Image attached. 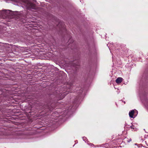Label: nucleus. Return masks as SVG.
Listing matches in <instances>:
<instances>
[{
	"label": "nucleus",
	"instance_id": "obj_1",
	"mask_svg": "<svg viewBox=\"0 0 148 148\" xmlns=\"http://www.w3.org/2000/svg\"><path fill=\"white\" fill-rule=\"evenodd\" d=\"M20 3L24 5L28 10L35 9L36 6L33 3H31L27 0H22Z\"/></svg>",
	"mask_w": 148,
	"mask_h": 148
},
{
	"label": "nucleus",
	"instance_id": "obj_2",
	"mask_svg": "<svg viewBox=\"0 0 148 148\" xmlns=\"http://www.w3.org/2000/svg\"><path fill=\"white\" fill-rule=\"evenodd\" d=\"M53 106V104H51V105H45L44 106L43 108L45 110H47V112H49L54 109L55 107L54 106Z\"/></svg>",
	"mask_w": 148,
	"mask_h": 148
},
{
	"label": "nucleus",
	"instance_id": "obj_3",
	"mask_svg": "<svg viewBox=\"0 0 148 148\" xmlns=\"http://www.w3.org/2000/svg\"><path fill=\"white\" fill-rule=\"evenodd\" d=\"M65 88H66V89L67 90V91L68 92H71V90H70L71 88H73L72 86V84L71 83H67V84L65 86H64Z\"/></svg>",
	"mask_w": 148,
	"mask_h": 148
},
{
	"label": "nucleus",
	"instance_id": "obj_4",
	"mask_svg": "<svg viewBox=\"0 0 148 148\" xmlns=\"http://www.w3.org/2000/svg\"><path fill=\"white\" fill-rule=\"evenodd\" d=\"M64 94L63 93H58V92H56V98L59 99V100L62 99L64 97Z\"/></svg>",
	"mask_w": 148,
	"mask_h": 148
},
{
	"label": "nucleus",
	"instance_id": "obj_5",
	"mask_svg": "<svg viewBox=\"0 0 148 148\" xmlns=\"http://www.w3.org/2000/svg\"><path fill=\"white\" fill-rule=\"evenodd\" d=\"M79 101V98H78V97H76V98L75 99L73 102L74 106H76L77 104H78Z\"/></svg>",
	"mask_w": 148,
	"mask_h": 148
},
{
	"label": "nucleus",
	"instance_id": "obj_6",
	"mask_svg": "<svg viewBox=\"0 0 148 148\" xmlns=\"http://www.w3.org/2000/svg\"><path fill=\"white\" fill-rule=\"evenodd\" d=\"M123 78L121 77H119L116 80V82L118 84H120L122 81Z\"/></svg>",
	"mask_w": 148,
	"mask_h": 148
},
{
	"label": "nucleus",
	"instance_id": "obj_7",
	"mask_svg": "<svg viewBox=\"0 0 148 148\" xmlns=\"http://www.w3.org/2000/svg\"><path fill=\"white\" fill-rule=\"evenodd\" d=\"M134 113V110H132L130 111L129 112V115L130 117L132 118L133 117V115Z\"/></svg>",
	"mask_w": 148,
	"mask_h": 148
},
{
	"label": "nucleus",
	"instance_id": "obj_8",
	"mask_svg": "<svg viewBox=\"0 0 148 148\" xmlns=\"http://www.w3.org/2000/svg\"><path fill=\"white\" fill-rule=\"evenodd\" d=\"M73 39L71 38L69 40V41H68V42L69 43V47H70V44H69V43H73Z\"/></svg>",
	"mask_w": 148,
	"mask_h": 148
},
{
	"label": "nucleus",
	"instance_id": "obj_9",
	"mask_svg": "<svg viewBox=\"0 0 148 148\" xmlns=\"http://www.w3.org/2000/svg\"><path fill=\"white\" fill-rule=\"evenodd\" d=\"M73 64V66H74L76 68H78L79 67V64Z\"/></svg>",
	"mask_w": 148,
	"mask_h": 148
},
{
	"label": "nucleus",
	"instance_id": "obj_10",
	"mask_svg": "<svg viewBox=\"0 0 148 148\" xmlns=\"http://www.w3.org/2000/svg\"><path fill=\"white\" fill-rule=\"evenodd\" d=\"M79 92L80 93V94H79V96H77V97H78V98H79V99L80 100L81 98V96L80 95V94H81V93H82V90H81L79 91Z\"/></svg>",
	"mask_w": 148,
	"mask_h": 148
},
{
	"label": "nucleus",
	"instance_id": "obj_11",
	"mask_svg": "<svg viewBox=\"0 0 148 148\" xmlns=\"http://www.w3.org/2000/svg\"><path fill=\"white\" fill-rule=\"evenodd\" d=\"M130 128L133 129H134V125H132L130 126Z\"/></svg>",
	"mask_w": 148,
	"mask_h": 148
},
{
	"label": "nucleus",
	"instance_id": "obj_12",
	"mask_svg": "<svg viewBox=\"0 0 148 148\" xmlns=\"http://www.w3.org/2000/svg\"><path fill=\"white\" fill-rule=\"evenodd\" d=\"M5 11H6V12L7 13H8V12H10V11L9 10H6Z\"/></svg>",
	"mask_w": 148,
	"mask_h": 148
}]
</instances>
